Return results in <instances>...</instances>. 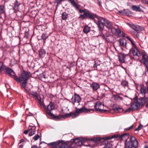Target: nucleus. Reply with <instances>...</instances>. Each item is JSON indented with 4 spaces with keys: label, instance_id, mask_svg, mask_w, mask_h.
<instances>
[{
    "label": "nucleus",
    "instance_id": "31",
    "mask_svg": "<svg viewBox=\"0 0 148 148\" xmlns=\"http://www.w3.org/2000/svg\"><path fill=\"white\" fill-rule=\"evenodd\" d=\"M68 14L66 12H64L62 14V19L63 20L66 19L68 17Z\"/></svg>",
    "mask_w": 148,
    "mask_h": 148
},
{
    "label": "nucleus",
    "instance_id": "48",
    "mask_svg": "<svg viewBox=\"0 0 148 148\" xmlns=\"http://www.w3.org/2000/svg\"><path fill=\"white\" fill-rule=\"evenodd\" d=\"M36 133V131L35 130H34L33 131H32L31 132L29 133V135L30 136H31L32 135H33L34 134H35Z\"/></svg>",
    "mask_w": 148,
    "mask_h": 148
},
{
    "label": "nucleus",
    "instance_id": "21",
    "mask_svg": "<svg viewBox=\"0 0 148 148\" xmlns=\"http://www.w3.org/2000/svg\"><path fill=\"white\" fill-rule=\"evenodd\" d=\"M120 45L123 47H126V40L125 38H121L119 40Z\"/></svg>",
    "mask_w": 148,
    "mask_h": 148
},
{
    "label": "nucleus",
    "instance_id": "62",
    "mask_svg": "<svg viewBox=\"0 0 148 148\" xmlns=\"http://www.w3.org/2000/svg\"><path fill=\"white\" fill-rule=\"evenodd\" d=\"M144 148H148V145H146L145 146Z\"/></svg>",
    "mask_w": 148,
    "mask_h": 148
},
{
    "label": "nucleus",
    "instance_id": "56",
    "mask_svg": "<svg viewBox=\"0 0 148 148\" xmlns=\"http://www.w3.org/2000/svg\"><path fill=\"white\" fill-rule=\"evenodd\" d=\"M28 132H29V131H28V130H27L24 131V133L26 134L28 133Z\"/></svg>",
    "mask_w": 148,
    "mask_h": 148
},
{
    "label": "nucleus",
    "instance_id": "25",
    "mask_svg": "<svg viewBox=\"0 0 148 148\" xmlns=\"http://www.w3.org/2000/svg\"><path fill=\"white\" fill-rule=\"evenodd\" d=\"M134 103H133L131 105V107L128 108L125 111V112H130L132 111L133 110L137 109V108H136L135 105H134Z\"/></svg>",
    "mask_w": 148,
    "mask_h": 148
},
{
    "label": "nucleus",
    "instance_id": "20",
    "mask_svg": "<svg viewBox=\"0 0 148 148\" xmlns=\"http://www.w3.org/2000/svg\"><path fill=\"white\" fill-rule=\"evenodd\" d=\"M104 25L106 26L109 29H111L112 27V25L111 22L106 19H105L104 21Z\"/></svg>",
    "mask_w": 148,
    "mask_h": 148
},
{
    "label": "nucleus",
    "instance_id": "40",
    "mask_svg": "<svg viewBox=\"0 0 148 148\" xmlns=\"http://www.w3.org/2000/svg\"><path fill=\"white\" fill-rule=\"evenodd\" d=\"M35 98V99H37L40 102V104L41 106H42V105L43 104L42 102L41 101V98L40 97V96L38 94L37 95V96H36Z\"/></svg>",
    "mask_w": 148,
    "mask_h": 148
},
{
    "label": "nucleus",
    "instance_id": "28",
    "mask_svg": "<svg viewBox=\"0 0 148 148\" xmlns=\"http://www.w3.org/2000/svg\"><path fill=\"white\" fill-rule=\"evenodd\" d=\"M23 82L22 83V84H21V88H23L26 91L27 90L26 88V86L27 83V81H23Z\"/></svg>",
    "mask_w": 148,
    "mask_h": 148
},
{
    "label": "nucleus",
    "instance_id": "36",
    "mask_svg": "<svg viewBox=\"0 0 148 148\" xmlns=\"http://www.w3.org/2000/svg\"><path fill=\"white\" fill-rule=\"evenodd\" d=\"M114 110L115 111H118L119 112H123V109L119 107H116L114 108Z\"/></svg>",
    "mask_w": 148,
    "mask_h": 148
},
{
    "label": "nucleus",
    "instance_id": "6",
    "mask_svg": "<svg viewBox=\"0 0 148 148\" xmlns=\"http://www.w3.org/2000/svg\"><path fill=\"white\" fill-rule=\"evenodd\" d=\"M59 148H73L74 146H71V144L68 145V143L63 140H59L57 142Z\"/></svg>",
    "mask_w": 148,
    "mask_h": 148
},
{
    "label": "nucleus",
    "instance_id": "1",
    "mask_svg": "<svg viewBox=\"0 0 148 148\" xmlns=\"http://www.w3.org/2000/svg\"><path fill=\"white\" fill-rule=\"evenodd\" d=\"M88 110L84 108L77 109L75 112H72L69 113H66L64 115H62V117L63 118H65L72 116V118H74L78 116L81 113L84 112H90V110Z\"/></svg>",
    "mask_w": 148,
    "mask_h": 148
},
{
    "label": "nucleus",
    "instance_id": "14",
    "mask_svg": "<svg viewBox=\"0 0 148 148\" xmlns=\"http://www.w3.org/2000/svg\"><path fill=\"white\" fill-rule=\"evenodd\" d=\"M103 146V148H113L112 145L108 140H106L104 141Z\"/></svg>",
    "mask_w": 148,
    "mask_h": 148
},
{
    "label": "nucleus",
    "instance_id": "3",
    "mask_svg": "<svg viewBox=\"0 0 148 148\" xmlns=\"http://www.w3.org/2000/svg\"><path fill=\"white\" fill-rule=\"evenodd\" d=\"M30 76V72L23 71L19 77L16 76L14 77V79L18 82L21 83L23 81H27Z\"/></svg>",
    "mask_w": 148,
    "mask_h": 148
},
{
    "label": "nucleus",
    "instance_id": "10",
    "mask_svg": "<svg viewBox=\"0 0 148 148\" xmlns=\"http://www.w3.org/2000/svg\"><path fill=\"white\" fill-rule=\"evenodd\" d=\"M127 24L130 27L137 32L141 31L143 29L142 27L140 26L129 23H127Z\"/></svg>",
    "mask_w": 148,
    "mask_h": 148
},
{
    "label": "nucleus",
    "instance_id": "7",
    "mask_svg": "<svg viewBox=\"0 0 148 148\" xmlns=\"http://www.w3.org/2000/svg\"><path fill=\"white\" fill-rule=\"evenodd\" d=\"M97 111L100 112H105L106 110H103L104 106L100 102H97L94 106Z\"/></svg>",
    "mask_w": 148,
    "mask_h": 148
},
{
    "label": "nucleus",
    "instance_id": "45",
    "mask_svg": "<svg viewBox=\"0 0 148 148\" xmlns=\"http://www.w3.org/2000/svg\"><path fill=\"white\" fill-rule=\"evenodd\" d=\"M80 139L81 140L83 144L84 143L87 141L88 140V138H81Z\"/></svg>",
    "mask_w": 148,
    "mask_h": 148
},
{
    "label": "nucleus",
    "instance_id": "61",
    "mask_svg": "<svg viewBox=\"0 0 148 148\" xmlns=\"http://www.w3.org/2000/svg\"><path fill=\"white\" fill-rule=\"evenodd\" d=\"M145 106L147 108H148V102L146 104Z\"/></svg>",
    "mask_w": 148,
    "mask_h": 148
},
{
    "label": "nucleus",
    "instance_id": "52",
    "mask_svg": "<svg viewBox=\"0 0 148 148\" xmlns=\"http://www.w3.org/2000/svg\"><path fill=\"white\" fill-rule=\"evenodd\" d=\"M51 148H59L57 143V144L53 146Z\"/></svg>",
    "mask_w": 148,
    "mask_h": 148
},
{
    "label": "nucleus",
    "instance_id": "38",
    "mask_svg": "<svg viewBox=\"0 0 148 148\" xmlns=\"http://www.w3.org/2000/svg\"><path fill=\"white\" fill-rule=\"evenodd\" d=\"M121 84L124 87L127 86L128 82L126 81H122Z\"/></svg>",
    "mask_w": 148,
    "mask_h": 148
},
{
    "label": "nucleus",
    "instance_id": "9",
    "mask_svg": "<svg viewBox=\"0 0 148 148\" xmlns=\"http://www.w3.org/2000/svg\"><path fill=\"white\" fill-rule=\"evenodd\" d=\"M81 100L80 96L77 94H74L71 98V100L73 104H74L75 103H79L80 102Z\"/></svg>",
    "mask_w": 148,
    "mask_h": 148
},
{
    "label": "nucleus",
    "instance_id": "63",
    "mask_svg": "<svg viewBox=\"0 0 148 148\" xmlns=\"http://www.w3.org/2000/svg\"><path fill=\"white\" fill-rule=\"evenodd\" d=\"M42 143H45V142H41L40 143V145L41 144H42Z\"/></svg>",
    "mask_w": 148,
    "mask_h": 148
},
{
    "label": "nucleus",
    "instance_id": "29",
    "mask_svg": "<svg viewBox=\"0 0 148 148\" xmlns=\"http://www.w3.org/2000/svg\"><path fill=\"white\" fill-rule=\"evenodd\" d=\"M143 64L146 67L145 71H148V59L143 61Z\"/></svg>",
    "mask_w": 148,
    "mask_h": 148
},
{
    "label": "nucleus",
    "instance_id": "12",
    "mask_svg": "<svg viewBox=\"0 0 148 148\" xmlns=\"http://www.w3.org/2000/svg\"><path fill=\"white\" fill-rule=\"evenodd\" d=\"M75 144L77 146H81L83 144L80 138H76L74 140L73 143L71 144V146H74V147Z\"/></svg>",
    "mask_w": 148,
    "mask_h": 148
},
{
    "label": "nucleus",
    "instance_id": "42",
    "mask_svg": "<svg viewBox=\"0 0 148 148\" xmlns=\"http://www.w3.org/2000/svg\"><path fill=\"white\" fill-rule=\"evenodd\" d=\"M30 94L33 95L34 98L36 96H37V95L38 94L36 92H35L34 91H31Z\"/></svg>",
    "mask_w": 148,
    "mask_h": 148
},
{
    "label": "nucleus",
    "instance_id": "57",
    "mask_svg": "<svg viewBox=\"0 0 148 148\" xmlns=\"http://www.w3.org/2000/svg\"><path fill=\"white\" fill-rule=\"evenodd\" d=\"M37 147L36 145H33L32 146L31 148H37Z\"/></svg>",
    "mask_w": 148,
    "mask_h": 148
},
{
    "label": "nucleus",
    "instance_id": "51",
    "mask_svg": "<svg viewBox=\"0 0 148 148\" xmlns=\"http://www.w3.org/2000/svg\"><path fill=\"white\" fill-rule=\"evenodd\" d=\"M127 38L131 42H132L134 40L129 36H127Z\"/></svg>",
    "mask_w": 148,
    "mask_h": 148
},
{
    "label": "nucleus",
    "instance_id": "16",
    "mask_svg": "<svg viewBox=\"0 0 148 148\" xmlns=\"http://www.w3.org/2000/svg\"><path fill=\"white\" fill-rule=\"evenodd\" d=\"M112 98L115 101L118 102H120L123 99L122 97L117 95H113Z\"/></svg>",
    "mask_w": 148,
    "mask_h": 148
},
{
    "label": "nucleus",
    "instance_id": "37",
    "mask_svg": "<svg viewBox=\"0 0 148 148\" xmlns=\"http://www.w3.org/2000/svg\"><path fill=\"white\" fill-rule=\"evenodd\" d=\"M142 60L144 61V60H146L148 59V56L146 55L144 53H143L142 54Z\"/></svg>",
    "mask_w": 148,
    "mask_h": 148
},
{
    "label": "nucleus",
    "instance_id": "4",
    "mask_svg": "<svg viewBox=\"0 0 148 148\" xmlns=\"http://www.w3.org/2000/svg\"><path fill=\"white\" fill-rule=\"evenodd\" d=\"M125 148H132L134 147H138V142L136 138L131 136L129 141L126 140L125 143Z\"/></svg>",
    "mask_w": 148,
    "mask_h": 148
},
{
    "label": "nucleus",
    "instance_id": "24",
    "mask_svg": "<svg viewBox=\"0 0 148 148\" xmlns=\"http://www.w3.org/2000/svg\"><path fill=\"white\" fill-rule=\"evenodd\" d=\"M20 3L17 0L14 3V5L13 7V9L16 12L18 11V8L20 5Z\"/></svg>",
    "mask_w": 148,
    "mask_h": 148
},
{
    "label": "nucleus",
    "instance_id": "46",
    "mask_svg": "<svg viewBox=\"0 0 148 148\" xmlns=\"http://www.w3.org/2000/svg\"><path fill=\"white\" fill-rule=\"evenodd\" d=\"M29 126L31 127V128H29L28 130V131H30L32 130H34L36 129V127L34 126H31V125H29Z\"/></svg>",
    "mask_w": 148,
    "mask_h": 148
},
{
    "label": "nucleus",
    "instance_id": "23",
    "mask_svg": "<svg viewBox=\"0 0 148 148\" xmlns=\"http://www.w3.org/2000/svg\"><path fill=\"white\" fill-rule=\"evenodd\" d=\"M140 7H142L140 5H139V6H137L136 5H133L132 7V9L133 10L136 11L140 12L141 10L140 8Z\"/></svg>",
    "mask_w": 148,
    "mask_h": 148
},
{
    "label": "nucleus",
    "instance_id": "58",
    "mask_svg": "<svg viewBox=\"0 0 148 148\" xmlns=\"http://www.w3.org/2000/svg\"><path fill=\"white\" fill-rule=\"evenodd\" d=\"M98 3L99 5V6L101 5V2L99 0H98Z\"/></svg>",
    "mask_w": 148,
    "mask_h": 148
},
{
    "label": "nucleus",
    "instance_id": "47",
    "mask_svg": "<svg viewBox=\"0 0 148 148\" xmlns=\"http://www.w3.org/2000/svg\"><path fill=\"white\" fill-rule=\"evenodd\" d=\"M39 138V136L38 134H37V135L35 136L34 137L33 139L34 140H38V138Z\"/></svg>",
    "mask_w": 148,
    "mask_h": 148
},
{
    "label": "nucleus",
    "instance_id": "43",
    "mask_svg": "<svg viewBox=\"0 0 148 148\" xmlns=\"http://www.w3.org/2000/svg\"><path fill=\"white\" fill-rule=\"evenodd\" d=\"M134 127H135V126L134 124H133L130 127L125 128V129H124V130L126 131L130 130H131Z\"/></svg>",
    "mask_w": 148,
    "mask_h": 148
},
{
    "label": "nucleus",
    "instance_id": "8",
    "mask_svg": "<svg viewBox=\"0 0 148 148\" xmlns=\"http://www.w3.org/2000/svg\"><path fill=\"white\" fill-rule=\"evenodd\" d=\"M84 16L85 17L88 18L91 20L94 19L95 17L97 18V17L96 14L92 13L88 10H86Z\"/></svg>",
    "mask_w": 148,
    "mask_h": 148
},
{
    "label": "nucleus",
    "instance_id": "34",
    "mask_svg": "<svg viewBox=\"0 0 148 148\" xmlns=\"http://www.w3.org/2000/svg\"><path fill=\"white\" fill-rule=\"evenodd\" d=\"M48 37V36H47V35L46 34L43 33L42 34V36H41V39L45 41L47 38Z\"/></svg>",
    "mask_w": 148,
    "mask_h": 148
},
{
    "label": "nucleus",
    "instance_id": "55",
    "mask_svg": "<svg viewBox=\"0 0 148 148\" xmlns=\"http://www.w3.org/2000/svg\"><path fill=\"white\" fill-rule=\"evenodd\" d=\"M41 78L42 79H45L46 78V77H45V76L44 75H42L41 76Z\"/></svg>",
    "mask_w": 148,
    "mask_h": 148
},
{
    "label": "nucleus",
    "instance_id": "18",
    "mask_svg": "<svg viewBox=\"0 0 148 148\" xmlns=\"http://www.w3.org/2000/svg\"><path fill=\"white\" fill-rule=\"evenodd\" d=\"M140 93L144 97H146V94L147 93V89L146 87L143 86H142L140 88Z\"/></svg>",
    "mask_w": 148,
    "mask_h": 148
},
{
    "label": "nucleus",
    "instance_id": "54",
    "mask_svg": "<svg viewBox=\"0 0 148 148\" xmlns=\"http://www.w3.org/2000/svg\"><path fill=\"white\" fill-rule=\"evenodd\" d=\"M70 3L72 4V5L75 2L74 0H69Z\"/></svg>",
    "mask_w": 148,
    "mask_h": 148
},
{
    "label": "nucleus",
    "instance_id": "60",
    "mask_svg": "<svg viewBox=\"0 0 148 148\" xmlns=\"http://www.w3.org/2000/svg\"><path fill=\"white\" fill-rule=\"evenodd\" d=\"M23 145H21L19 146V148H23Z\"/></svg>",
    "mask_w": 148,
    "mask_h": 148
},
{
    "label": "nucleus",
    "instance_id": "44",
    "mask_svg": "<svg viewBox=\"0 0 148 148\" xmlns=\"http://www.w3.org/2000/svg\"><path fill=\"white\" fill-rule=\"evenodd\" d=\"M101 139L100 137H96L92 138L91 140L95 141H99L101 140Z\"/></svg>",
    "mask_w": 148,
    "mask_h": 148
},
{
    "label": "nucleus",
    "instance_id": "22",
    "mask_svg": "<svg viewBox=\"0 0 148 148\" xmlns=\"http://www.w3.org/2000/svg\"><path fill=\"white\" fill-rule=\"evenodd\" d=\"M115 30L116 33L118 34V35L119 36H125V34L123 32L121 31L120 29H116Z\"/></svg>",
    "mask_w": 148,
    "mask_h": 148
},
{
    "label": "nucleus",
    "instance_id": "39",
    "mask_svg": "<svg viewBox=\"0 0 148 148\" xmlns=\"http://www.w3.org/2000/svg\"><path fill=\"white\" fill-rule=\"evenodd\" d=\"M143 127V125L141 124H140L137 128L134 130V131L135 132L139 131Z\"/></svg>",
    "mask_w": 148,
    "mask_h": 148
},
{
    "label": "nucleus",
    "instance_id": "17",
    "mask_svg": "<svg viewBox=\"0 0 148 148\" xmlns=\"http://www.w3.org/2000/svg\"><path fill=\"white\" fill-rule=\"evenodd\" d=\"M129 56L128 55H125L122 54L119 56V61L121 63H123L125 62V58Z\"/></svg>",
    "mask_w": 148,
    "mask_h": 148
},
{
    "label": "nucleus",
    "instance_id": "64",
    "mask_svg": "<svg viewBox=\"0 0 148 148\" xmlns=\"http://www.w3.org/2000/svg\"><path fill=\"white\" fill-rule=\"evenodd\" d=\"M130 58L132 59V58H134L132 56L130 57Z\"/></svg>",
    "mask_w": 148,
    "mask_h": 148
},
{
    "label": "nucleus",
    "instance_id": "11",
    "mask_svg": "<svg viewBox=\"0 0 148 148\" xmlns=\"http://www.w3.org/2000/svg\"><path fill=\"white\" fill-rule=\"evenodd\" d=\"M130 52L132 53L134 56L139 57L140 56L141 54L137 48H132L130 50Z\"/></svg>",
    "mask_w": 148,
    "mask_h": 148
},
{
    "label": "nucleus",
    "instance_id": "50",
    "mask_svg": "<svg viewBox=\"0 0 148 148\" xmlns=\"http://www.w3.org/2000/svg\"><path fill=\"white\" fill-rule=\"evenodd\" d=\"M131 44H132V48H136L137 47L135 45L134 41H133L132 42H131Z\"/></svg>",
    "mask_w": 148,
    "mask_h": 148
},
{
    "label": "nucleus",
    "instance_id": "33",
    "mask_svg": "<svg viewBox=\"0 0 148 148\" xmlns=\"http://www.w3.org/2000/svg\"><path fill=\"white\" fill-rule=\"evenodd\" d=\"M4 8V6L3 5H0V14L4 13L5 12Z\"/></svg>",
    "mask_w": 148,
    "mask_h": 148
},
{
    "label": "nucleus",
    "instance_id": "26",
    "mask_svg": "<svg viewBox=\"0 0 148 148\" xmlns=\"http://www.w3.org/2000/svg\"><path fill=\"white\" fill-rule=\"evenodd\" d=\"M39 56L40 57H44L46 54V51L43 49H41L39 51Z\"/></svg>",
    "mask_w": 148,
    "mask_h": 148
},
{
    "label": "nucleus",
    "instance_id": "19",
    "mask_svg": "<svg viewBox=\"0 0 148 148\" xmlns=\"http://www.w3.org/2000/svg\"><path fill=\"white\" fill-rule=\"evenodd\" d=\"M129 11L128 10L118 11L117 13L121 15H127L129 14Z\"/></svg>",
    "mask_w": 148,
    "mask_h": 148
},
{
    "label": "nucleus",
    "instance_id": "53",
    "mask_svg": "<svg viewBox=\"0 0 148 148\" xmlns=\"http://www.w3.org/2000/svg\"><path fill=\"white\" fill-rule=\"evenodd\" d=\"M141 1L143 3H145L146 4L148 5V0H141Z\"/></svg>",
    "mask_w": 148,
    "mask_h": 148
},
{
    "label": "nucleus",
    "instance_id": "30",
    "mask_svg": "<svg viewBox=\"0 0 148 148\" xmlns=\"http://www.w3.org/2000/svg\"><path fill=\"white\" fill-rule=\"evenodd\" d=\"M90 28L87 26H85L84 28L83 31L85 33L87 34L89 32Z\"/></svg>",
    "mask_w": 148,
    "mask_h": 148
},
{
    "label": "nucleus",
    "instance_id": "41",
    "mask_svg": "<svg viewBox=\"0 0 148 148\" xmlns=\"http://www.w3.org/2000/svg\"><path fill=\"white\" fill-rule=\"evenodd\" d=\"M72 5L76 8L77 9H78L80 8L81 6L78 4L77 3L75 2Z\"/></svg>",
    "mask_w": 148,
    "mask_h": 148
},
{
    "label": "nucleus",
    "instance_id": "27",
    "mask_svg": "<svg viewBox=\"0 0 148 148\" xmlns=\"http://www.w3.org/2000/svg\"><path fill=\"white\" fill-rule=\"evenodd\" d=\"M126 135V134H122L121 136H120L118 134H114L112 136L111 138H119L120 139L122 140L123 139V138Z\"/></svg>",
    "mask_w": 148,
    "mask_h": 148
},
{
    "label": "nucleus",
    "instance_id": "59",
    "mask_svg": "<svg viewBox=\"0 0 148 148\" xmlns=\"http://www.w3.org/2000/svg\"><path fill=\"white\" fill-rule=\"evenodd\" d=\"M23 140H24L23 139H21L19 143H21L22 142H23Z\"/></svg>",
    "mask_w": 148,
    "mask_h": 148
},
{
    "label": "nucleus",
    "instance_id": "2",
    "mask_svg": "<svg viewBox=\"0 0 148 148\" xmlns=\"http://www.w3.org/2000/svg\"><path fill=\"white\" fill-rule=\"evenodd\" d=\"M42 106L44 108L46 114L52 118L56 119H60L61 117L59 116H55L51 113V111L54 110V108L53 104L52 102H50L47 108L44 104L42 105Z\"/></svg>",
    "mask_w": 148,
    "mask_h": 148
},
{
    "label": "nucleus",
    "instance_id": "49",
    "mask_svg": "<svg viewBox=\"0 0 148 148\" xmlns=\"http://www.w3.org/2000/svg\"><path fill=\"white\" fill-rule=\"evenodd\" d=\"M57 142H53L51 143H49V144H48V145L49 146L53 145H56V144H57Z\"/></svg>",
    "mask_w": 148,
    "mask_h": 148
},
{
    "label": "nucleus",
    "instance_id": "15",
    "mask_svg": "<svg viewBox=\"0 0 148 148\" xmlns=\"http://www.w3.org/2000/svg\"><path fill=\"white\" fill-rule=\"evenodd\" d=\"M91 87L94 90H97L100 87L99 84L96 82H93L90 85Z\"/></svg>",
    "mask_w": 148,
    "mask_h": 148
},
{
    "label": "nucleus",
    "instance_id": "5",
    "mask_svg": "<svg viewBox=\"0 0 148 148\" xmlns=\"http://www.w3.org/2000/svg\"><path fill=\"white\" fill-rule=\"evenodd\" d=\"M105 19L101 17L97 16L95 19V22L97 25L99 30L101 31L104 29V23Z\"/></svg>",
    "mask_w": 148,
    "mask_h": 148
},
{
    "label": "nucleus",
    "instance_id": "35",
    "mask_svg": "<svg viewBox=\"0 0 148 148\" xmlns=\"http://www.w3.org/2000/svg\"><path fill=\"white\" fill-rule=\"evenodd\" d=\"M5 66L3 65L2 62H0V72L4 70Z\"/></svg>",
    "mask_w": 148,
    "mask_h": 148
},
{
    "label": "nucleus",
    "instance_id": "32",
    "mask_svg": "<svg viewBox=\"0 0 148 148\" xmlns=\"http://www.w3.org/2000/svg\"><path fill=\"white\" fill-rule=\"evenodd\" d=\"M86 10H88L86 9H84V10H79V12L80 13H84L83 14H81L80 16V17L82 18H84L85 16H84L85 15V11Z\"/></svg>",
    "mask_w": 148,
    "mask_h": 148
},
{
    "label": "nucleus",
    "instance_id": "13",
    "mask_svg": "<svg viewBox=\"0 0 148 148\" xmlns=\"http://www.w3.org/2000/svg\"><path fill=\"white\" fill-rule=\"evenodd\" d=\"M6 73L8 75H10L11 77L14 79V77H16L15 73L13 71L11 68H8L5 67L4 69Z\"/></svg>",
    "mask_w": 148,
    "mask_h": 148
}]
</instances>
